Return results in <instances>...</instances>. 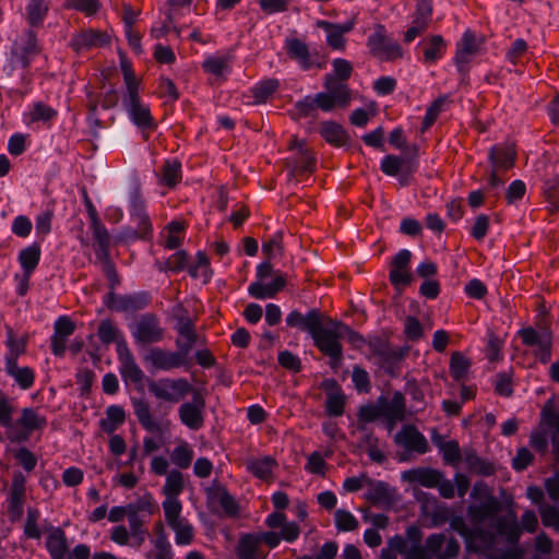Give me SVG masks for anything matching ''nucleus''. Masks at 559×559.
<instances>
[{
  "instance_id": "51",
  "label": "nucleus",
  "mask_w": 559,
  "mask_h": 559,
  "mask_svg": "<svg viewBox=\"0 0 559 559\" xmlns=\"http://www.w3.org/2000/svg\"><path fill=\"white\" fill-rule=\"evenodd\" d=\"M189 273L192 277H202L203 282L206 283L210 276V261L206 254L199 251L197 254V263L189 267Z\"/></svg>"
},
{
  "instance_id": "16",
  "label": "nucleus",
  "mask_w": 559,
  "mask_h": 559,
  "mask_svg": "<svg viewBox=\"0 0 559 559\" xmlns=\"http://www.w3.org/2000/svg\"><path fill=\"white\" fill-rule=\"evenodd\" d=\"M106 306L118 312H134L144 309L148 305L146 294L116 295L110 288L106 299Z\"/></svg>"
},
{
  "instance_id": "47",
  "label": "nucleus",
  "mask_w": 559,
  "mask_h": 559,
  "mask_svg": "<svg viewBox=\"0 0 559 559\" xmlns=\"http://www.w3.org/2000/svg\"><path fill=\"white\" fill-rule=\"evenodd\" d=\"M283 237L284 233L278 230L274 234L272 238L267 241H264L262 245V252L266 255L269 260L273 259L275 255H282L284 252L283 247Z\"/></svg>"
},
{
  "instance_id": "60",
  "label": "nucleus",
  "mask_w": 559,
  "mask_h": 559,
  "mask_svg": "<svg viewBox=\"0 0 559 559\" xmlns=\"http://www.w3.org/2000/svg\"><path fill=\"white\" fill-rule=\"evenodd\" d=\"M45 423V418L39 417L37 413L32 408H24L22 411V417L19 420V424L27 430L38 429Z\"/></svg>"
},
{
  "instance_id": "55",
  "label": "nucleus",
  "mask_w": 559,
  "mask_h": 559,
  "mask_svg": "<svg viewBox=\"0 0 559 559\" xmlns=\"http://www.w3.org/2000/svg\"><path fill=\"white\" fill-rule=\"evenodd\" d=\"M214 497L217 499L227 515L234 516L238 513V504L226 489L218 487L214 492Z\"/></svg>"
},
{
  "instance_id": "7",
  "label": "nucleus",
  "mask_w": 559,
  "mask_h": 559,
  "mask_svg": "<svg viewBox=\"0 0 559 559\" xmlns=\"http://www.w3.org/2000/svg\"><path fill=\"white\" fill-rule=\"evenodd\" d=\"M132 336L139 345L155 344L164 340L165 330L156 314L144 313L134 323Z\"/></svg>"
},
{
  "instance_id": "15",
  "label": "nucleus",
  "mask_w": 559,
  "mask_h": 559,
  "mask_svg": "<svg viewBox=\"0 0 559 559\" xmlns=\"http://www.w3.org/2000/svg\"><path fill=\"white\" fill-rule=\"evenodd\" d=\"M289 150L296 151L295 156L286 159V166L290 169V177H294L297 173L313 171L314 157L311 155L304 141L295 138L289 144Z\"/></svg>"
},
{
  "instance_id": "22",
  "label": "nucleus",
  "mask_w": 559,
  "mask_h": 559,
  "mask_svg": "<svg viewBox=\"0 0 559 559\" xmlns=\"http://www.w3.org/2000/svg\"><path fill=\"white\" fill-rule=\"evenodd\" d=\"M490 169L506 171L514 166L516 152L512 146L495 145L489 150Z\"/></svg>"
},
{
  "instance_id": "36",
  "label": "nucleus",
  "mask_w": 559,
  "mask_h": 559,
  "mask_svg": "<svg viewBox=\"0 0 559 559\" xmlns=\"http://www.w3.org/2000/svg\"><path fill=\"white\" fill-rule=\"evenodd\" d=\"M121 368L120 372L123 378L139 383L143 380L144 373L136 365L132 354L127 349L123 355L120 356Z\"/></svg>"
},
{
  "instance_id": "18",
  "label": "nucleus",
  "mask_w": 559,
  "mask_h": 559,
  "mask_svg": "<svg viewBox=\"0 0 559 559\" xmlns=\"http://www.w3.org/2000/svg\"><path fill=\"white\" fill-rule=\"evenodd\" d=\"M365 498L373 506H393L395 503V490L381 480H367Z\"/></svg>"
},
{
  "instance_id": "23",
  "label": "nucleus",
  "mask_w": 559,
  "mask_h": 559,
  "mask_svg": "<svg viewBox=\"0 0 559 559\" xmlns=\"http://www.w3.org/2000/svg\"><path fill=\"white\" fill-rule=\"evenodd\" d=\"M441 476L442 473L437 469L418 467L404 472L402 478L408 483H418L427 488H436Z\"/></svg>"
},
{
  "instance_id": "11",
  "label": "nucleus",
  "mask_w": 559,
  "mask_h": 559,
  "mask_svg": "<svg viewBox=\"0 0 559 559\" xmlns=\"http://www.w3.org/2000/svg\"><path fill=\"white\" fill-rule=\"evenodd\" d=\"M368 346L371 355L377 358V362L383 368H391L400 362L408 350V348L392 347L380 337L371 338Z\"/></svg>"
},
{
  "instance_id": "32",
  "label": "nucleus",
  "mask_w": 559,
  "mask_h": 559,
  "mask_svg": "<svg viewBox=\"0 0 559 559\" xmlns=\"http://www.w3.org/2000/svg\"><path fill=\"white\" fill-rule=\"evenodd\" d=\"M40 259V247L37 243L23 249L19 254V261L25 273V281H29L31 274L37 267Z\"/></svg>"
},
{
  "instance_id": "57",
  "label": "nucleus",
  "mask_w": 559,
  "mask_h": 559,
  "mask_svg": "<svg viewBox=\"0 0 559 559\" xmlns=\"http://www.w3.org/2000/svg\"><path fill=\"white\" fill-rule=\"evenodd\" d=\"M447 97L440 96L436 100H433L432 104L428 107L426 116L423 121L421 132H425L428 128H430L433 124L439 114L441 112Z\"/></svg>"
},
{
  "instance_id": "20",
  "label": "nucleus",
  "mask_w": 559,
  "mask_h": 559,
  "mask_svg": "<svg viewBox=\"0 0 559 559\" xmlns=\"http://www.w3.org/2000/svg\"><path fill=\"white\" fill-rule=\"evenodd\" d=\"M25 498V477L22 473H14L10 488L9 514L13 521L19 520L23 514Z\"/></svg>"
},
{
  "instance_id": "42",
  "label": "nucleus",
  "mask_w": 559,
  "mask_h": 559,
  "mask_svg": "<svg viewBox=\"0 0 559 559\" xmlns=\"http://www.w3.org/2000/svg\"><path fill=\"white\" fill-rule=\"evenodd\" d=\"M181 179V164L178 160H166L163 166L162 182L174 188Z\"/></svg>"
},
{
  "instance_id": "63",
  "label": "nucleus",
  "mask_w": 559,
  "mask_h": 559,
  "mask_svg": "<svg viewBox=\"0 0 559 559\" xmlns=\"http://www.w3.org/2000/svg\"><path fill=\"white\" fill-rule=\"evenodd\" d=\"M229 59L227 57H209L203 62V69L214 75H222L228 68Z\"/></svg>"
},
{
  "instance_id": "28",
  "label": "nucleus",
  "mask_w": 559,
  "mask_h": 559,
  "mask_svg": "<svg viewBox=\"0 0 559 559\" xmlns=\"http://www.w3.org/2000/svg\"><path fill=\"white\" fill-rule=\"evenodd\" d=\"M285 278L282 275H277L271 284H264L263 282L252 283L248 290L252 297L257 299H265L274 297L285 287Z\"/></svg>"
},
{
  "instance_id": "24",
  "label": "nucleus",
  "mask_w": 559,
  "mask_h": 559,
  "mask_svg": "<svg viewBox=\"0 0 559 559\" xmlns=\"http://www.w3.org/2000/svg\"><path fill=\"white\" fill-rule=\"evenodd\" d=\"M134 414L140 425L148 432H162V424L156 420L151 412L150 403L143 399H132Z\"/></svg>"
},
{
  "instance_id": "56",
  "label": "nucleus",
  "mask_w": 559,
  "mask_h": 559,
  "mask_svg": "<svg viewBox=\"0 0 559 559\" xmlns=\"http://www.w3.org/2000/svg\"><path fill=\"white\" fill-rule=\"evenodd\" d=\"M163 509L167 524L170 526L181 520V503L177 498H166L163 502Z\"/></svg>"
},
{
  "instance_id": "45",
  "label": "nucleus",
  "mask_w": 559,
  "mask_h": 559,
  "mask_svg": "<svg viewBox=\"0 0 559 559\" xmlns=\"http://www.w3.org/2000/svg\"><path fill=\"white\" fill-rule=\"evenodd\" d=\"M193 459V451L187 443H181L176 447L171 454V462L180 468H188Z\"/></svg>"
},
{
  "instance_id": "13",
  "label": "nucleus",
  "mask_w": 559,
  "mask_h": 559,
  "mask_svg": "<svg viewBox=\"0 0 559 559\" xmlns=\"http://www.w3.org/2000/svg\"><path fill=\"white\" fill-rule=\"evenodd\" d=\"M122 103L132 122L141 129L144 136L147 138L146 131L156 128L150 107L141 102L140 96L122 98Z\"/></svg>"
},
{
  "instance_id": "61",
  "label": "nucleus",
  "mask_w": 559,
  "mask_h": 559,
  "mask_svg": "<svg viewBox=\"0 0 559 559\" xmlns=\"http://www.w3.org/2000/svg\"><path fill=\"white\" fill-rule=\"evenodd\" d=\"M154 551H151L146 555L148 559H171L173 555L170 551V545L167 542L166 536H158L154 540Z\"/></svg>"
},
{
  "instance_id": "14",
  "label": "nucleus",
  "mask_w": 559,
  "mask_h": 559,
  "mask_svg": "<svg viewBox=\"0 0 559 559\" xmlns=\"http://www.w3.org/2000/svg\"><path fill=\"white\" fill-rule=\"evenodd\" d=\"M187 357L188 356L185 352L180 349L177 352H169L163 348L153 347L145 355L144 360L157 369L170 370L185 366L187 364Z\"/></svg>"
},
{
  "instance_id": "35",
  "label": "nucleus",
  "mask_w": 559,
  "mask_h": 559,
  "mask_svg": "<svg viewBox=\"0 0 559 559\" xmlns=\"http://www.w3.org/2000/svg\"><path fill=\"white\" fill-rule=\"evenodd\" d=\"M124 409L121 406L111 405L106 409V418L102 419L99 425L105 432L112 433L124 423Z\"/></svg>"
},
{
  "instance_id": "49",
  "label": "nucleus",
  "mask_w": 559,
  "mask_h": 559,
  "mask_svg": "<svg viewBox=\"0 0 559 559\" xmlns=\"http://www.w3.org/2000/svg\"><path fill=\"white\" fill-rule=\"evenodd\" d=\"M519 334L522 337V341L527 346H537L542 345V341L544 337H552L551 331L544 330L543 332L536 331L534 328H524L519 331Z\"/></svg>"
},
{
  "instance_id": "31",
  "label": "nucleus",
  "mask_w": 559,
  "mask_h": 559,
  "mask_svg": "<svg viewBox=\"0 0 559 559\" xmlns=\"http://www.w3.org/2000/svg\"><path fill=\"white\" fill-rule=\"evenodd\" d=\"M287 52L292 59L299 62L302 69L308 70L312 67L308 46L298 38L286 40Z\"/></svg>"
},
{
  "instance_id": "40",
  "label": "nucleus",
  "mask_w": 559,
  "mask_h": 559,
  "mask_svg": "<svg viewBox=\"0 0 559 559\" xmlns=\"http://www.w3.org/2000/svg\"><path fill=\"white\" fill-rule=\"evenodd\" d=\"M183 489V478L181 472L173 469L168 473L163 488L166 498H177Z\"/></svg>"
},
{
  "instance_id": "29",
  "label": "nucleus",
  "mask_w": 559,
  "mask_h": 559,
  "mask_svg": "<svg viewBox=\"0 0 559 559\" xmlns=\"http://www.w3.org/2000/svg\"><path fill=\"white\" fill-rule=\"evenodd\" d=\"M47 549L53 559H72L68 551L64 532L60 528L53 530L46 542Z\"/></svg>"
},
{
  "instance_id": "41",
  "label": "nucleus",
  "mask_w": 559,
  "mask_h": 559,
  "mask_svg": "<svg viewBox=\"0 0 559 559\" xmlns=\"http://www.w3.org/2000/svg\"><path fill=\"white\" fill-rule=\"evenodd\" d=\"M129 516L148 518L154 513L155 506L151 495H144L136 502L129 503Z\"/></svg>"
},
{
  "instance_id": "3",
  "label": "nucleus",
  "mask_w": 559,
  "mask_h": 559,
  "mask_svg": "<svg viewBox=\"0 0 559 559\" xmlns=\"http://www.w3.org/2000/svg\"><path fill=\"white\" fill-rule=\"evenodd\" d=\"M338 325L340 321L335 320H329L326 326L320 321L319 326L310 334L318 349L330 358L332 368H337L343 357Z\"/></svg>"
},
{
  "instance_id": "43",
  "label": "nucleus",
  "mask_w": 559,
  "mask_h": 559,
  "mask_svg": "<svg viewBox=\"0 0 559 559\" xmlns=\"http://www.w3.org/2000/svg\"><path fill=\"white\" fill-rule=\"evenodd\" d=\"M64 8L79 11L86 16H93L100 10L99 0H64Z\"/></svg>"
},
{
  "instance_id": "58",
  "label": "nucleus",
  "mask_w": 559,
  "mask_h": 559,
  "mask_svg": "<svg viewBox=\"0 0 559 559\" xmlns=\"http://www.w3.org/2000/svg\"><path fill=\"white\" fill-rule=\"evenodd\" d=\"M334 516L335 525L340 531H355L358 527L356 518L346 510H336Z\"/></svg>"
},
{
  "instance_id": "50",
  "label": "nucleus",
  "mask_w": 559,
  "mask_h": 559,
  "mask_svg": "<svg viewBox=\"0 0 559 559\" xmlns=\"http://www.w3.org/2000/svg\"><path fill=\"white\" fill-rule=\"evenodd\" d=\"M259 540L250 534L243 535L239 540L238 557L239 559H257L255 551Z\"/></svg>"
},
{
  "instance_id": "19",
  "label": "nucleus",
  "mask_w": 559,
  "mask_h": 559,
  "mask_svg": "<svg viewBox=\"0 0 559 559\" xmlns=\"http://www.w3.org/2000/svg\"><path fill=\"white\" fill-rule=\"evenodd\" d=\"M110 43V36L103 31L88 28L73 36L71 47L79 51L95 47H104Z\"/></svg>"
},
{
  "instance_id": "21",
  "label": "nucleus",
  "mask_w": 559,
  "mask_h": 559,
  "mask_svg": "<svg viewBox=\"0 0 559 559\" xmlns=\"http://www.w3.org/2000/svg\"><path fill=\"white\" fill-rule=\"evenodd\" d=\"M317 27L322 28L328 33L326 41L331 48L342 50L345 47V39L343 35L353 29L354 21H348L344 24H334L320 20L317 22Z\"/></svg>"
},
{
  "instance_id": "37",
  "label": "nucleus",
  "mask_w": 559,
  "mask_h": 559,
  "mask_svg": "<svg viewBox=\"0 0 559 559\" xmlns=\"http://www.w3.org/2000/svg\"><path fill=\"white\" fill-rule=\"evenodd\" d=\"M320 133L325 141L337 146L344 145L347 141L345 130L341 124L333 121L323 122L320 128Z\"/></svg>"
},
{
  "instance_id": "26",
  "label": "nucleus",
  "mask_w": 559,
  "mask_h": 559,
  "mask_svg": "<svg viewBox=\"0 0 559 559\" xmlns=\"http://www.w3.org/2000/svg\"><path fill=\"white\" fill-rule=\"evenodd\" d=\"M320 321L321 314L317 309L310 310L306 316L294 310L286 318L287 325L306 330L310 334L319 326Z\"/></svg>"
},
{
  "instance_id": "8",
  "label": "nucleus",
  "mask_w": 559,
  "mask_h": 559,
  "mask_svg": "<svg viewBox=\"0 0 559 559\" xmlns=\"http://www.w3.org/2000/svg\"><path fill=\"white\" fill-rule=\"evenodd\" d=\"M173 313L177 321L176 330L179 334L176 340V346L188 356L192 347L199 342V335L194 330L192 319L188 316L187 310L181 305H177L174 308Z\"/></svg>"
},
{
  "instance_id": "46",
  "label": "nucleus",
  "mask_w": 559,
  "mask_h": 559,
  "mask_svg": "<svg viewBox=\"0 0 559 559\" xmlns=\"http://www.w3.org/2000/svg\"><path fill=\"white\" fill-rule=\"evenodd\" d=\"M557 506L540 504L539 514L545 526L552 527L559 532V500Z\"/></svg>"
},
{
  "instance_id": "59",
  "label": "nucleus",
  "mask_w": 559,
  "mask_h": 559,
  "mask_svg": "<svg viewBox=\"0 0 559 559\" xmlns=\"http://www.w3.org/2000/svg\"><path fill=\"white\" fill-rule=\"evenodd\" d=\"M145 519L142 516H129L130 535L134 538L136 547H140L146 538L147 532L143 528Z\"/></svg>"
},
{
  "instance_id": "6",
  "label": "nucleus",
  "mask_w": 559,
  "mask_h": 559,
  "mask_svg": "<svg viewBox=\"0 0 559 559\" xmlns=\"http://www.w3.org/2000/svg\"><path fill=\"white\" fill-rule=\"evenodd\" d=\"M148 391L158 400L178 403L197 391L185 378H164L148 383Z\"/></svg>"
},
{
  "instance_id": "34",
  "label": "nucleus",
  "mask_w": 559,
  "mask_h": 559,
  "mask_svg": "<svg viewBox=\"0 0 559 559\" xmlns=\"http://www.w3.org/2000/svg\"><path fill=\"white\" fill-rule=\"evenodd\" d=\"M49 11V2L46 0H28L26 7V19L31 26L37 27L43 24Z\"/></svg>"
},
{
  "instance_id": "54",
  "label": "nucleus",
  "mask_w": 559,
  "mask_h": 559,
  "mask_svg": "<svg viewBox=\"0 0 559 559\" xmlns=\"http://www.w3.org/2000/svg\"><path fill=\"white\" fill-rule=\"evenodd\" d=\"M408 165V160L394 155L385 156L381 162V170L388 176H396Z\"/></svg>"
},
{
  "instance_id": "52",
  "label": "nucleus",
  "mask_w": 559,
  "mask_h": 559,
  "mask_svg": "<svg viewBox=\"0 0 559 559\" xmlns=\"http://www.w3.org/2000/svg\"><path fill=\"white\" fill-rule=\"evenodd\" d=\"M170 527L176 533V543L179 545H188L193 538V528L189 522L185 519L177 521L171 524Z\"/></svg>"
},
{
  "instance_id": "38",
  "label": "nucleus",
  "mask_w": 559,
  "mask_h": 559,
  "mask_svg": "<svg viewBox=\"0 0 559 559\" xmlns=\"http://www.w3.org/2000/svg\"><path fill=\"white\" fill-rule=\"evenodd\" d=\"M464 462L469 471L480 475H491L493 467L483 459L478 457L474 450L464 451Z\"/></svg>"
},
{
  "instance_id": "62",
  "label": "nucleus",
  "mask_w": 559,
  "mask_h": 559,
  "mask_svg": "<svg viewBox=\"0 0 559 559\" xmlns=\"http://www.w3.org/2000/svg\"><path fill=\"white\" fill-rule=\"evenodd\" d=\"M443 460L453 466H456L462 460V453L459 443L455 440L447 441V444L440 450Z\"/></svg>"
},
{
  "instance_id": "12",
  "label": "nucleus",
  "mask_w": 559,
  "mask_h": 559,
  "mask_svg": "<svg viewBox=\"0 0 559 559\" xmlns=\"http://www.w3.org/2000/svg\"><path fill=\"white\" fill-rule=\"evenodd\" d=\"M483 43L484 38L477 37L471 31H466L463 34L462 39L457 44V49L454 58L457 70L462 74H465L467 72V64L476 55H478Z\"/></svg>"
},
{
  "instance_id": "10",
  "label": "nucleus",
  "mask_w": 559,
  "mask_h": 559,
  "mask_svg": "<svg viewBox=\"0 0 559 559\" xmlns=\"http://www.w3.org/2000/svg\"><path fill=\"white\" fill-rule=\"evenodd\" d=\"M205 400L201 391L192 393V401L185 402L178 409L180 421L191 430H199L204 425Z\"/></svg>"
},
{
  "instance_id": "17",
  "label": "nucleus",
  "mask_w": 559,
  "mask_h": 559,
  "mask_svg": "<svg viewBox=\"0 0 559 559\" xmlns=\"http://www.w3.org/2000/svg\"><path fill=\"white\" fill-rule=\"evenodd\" d=\"M394 440L407 451H415L423 454L429 449L424 435L413 425L404 426L402 430L395 435Z\"/></svg>"
},
{
  "instance_id": "48",
  "label": "nucleus",
  "mask_w": 559,
  "mask_h": 559,
  "mask_svg": "<svg viewBox=\"0 0 559 559\" xmlns=\"http://www.w3.org/2000/svg\"><path fill=\"white\" fill-rule=\"evenodd\" d=\"M444 40L440 35L431 36L424 49L425 60L427 62H433L440 58L442 50L444 49Z\"/></svg>"
},
{
  "instance_id": "25",
  "label": "nucleus",
  "mask_w": 559,
  "mask_h": 559,
  "mask_svg": "<svg viewBox=\"0 0 559 559\" xmlns=\"http://www.w3.org/2000/svg\"><path fill=\"white\" fill-rule=\"evenodd\" d=\"M324 388L328 391V399L325 402L326 413L330 416H341L344 413L345 396L341 392L340 386L335 380H325Z\"/></svg>"
},
{
  "instance_id": "44",
  "label": "nucleus",
  "mask_w": 559,
  "mask_h": 559,
  "mask_svg": "<svg viewBox=\"0 0 559 559\" xmlns=\"http://www.w3.org/2000/svg\"><path fill=\"white\" fill-rule=\"evenodd\" d=\"M37 52V39L33 31L26 33V43L22 48V52H13L15 61L21 64L22 68H26L29 63L28 56Z\"/></svg>"
},
{
  "instance_id": "9",
  "label": "nucleus",
  "mask_w": 559,
  "mask_h": 559,
  "mask_svg": "<svg viewBox=\"0 0 559 559\" xmlns=\"http://www.w3.org/2000/svg\"><path fill=\"white\" fill-rule=\"evenodd\" d=\"M370 52L380 60L392 61L402 57L401 46L389 38L383 25L378 24L368 38Z\"/></svg>"
},
{
  "instance_id": "53",
  "label": "nucleus",
  "mask_w": 559,
  "mask_h": 559,
  "mask_svg": "<svg viewBox=\"0 0 559 559\" xmlns=\"http://www.w3.org/2000/svg\"><path fill=\"white\" fill-rule=\"evenodd\" d=\"M278 87V81L275 79L261 82L252 91L257 104L264 103Z\"/></svg>"
},
{
  "instance_id": "2",
  "label": "nucleus",
  "mask_w": 559,
  "mask_h": 559,
  "mask_svg": "<svg viewBox=\"0 0 559 559\" xmlns=\"http://www.w3.org/2000/svg\"><path fill=\"white\" fill-rule=\"evenodd\" d=\"M548 435L555 463L559 464V411L555 408L554 400L544 404L538 428L531 433V445L543 455L548 451Z\"/></svg>"
},
{
  "instance_id": "27",
  "label": "nucleus",
  "mask_w": 559,
  "mask_h": 559,
  "mask_svg": "<svg viewBox=\"0 0 559 559\" xmlns=\"http://www.w3.org/2000/svg\"><path fill=\"white\" fill-rule=\"evenodd\" d=\"M381 404L382 417H391L393 419H405V399L401 392H395L391 400L383 396L379 397Z\"/></svg>"
},
{
  "instance_id": "39",
  "label": "nucleus",
  "mask_w": 559,
  "mask_h": 559,
  "mask_svg": "<svg viewBox=\"0 0 559 559\" xmlns=\"http://www.w3.org/2000/svg\"><path fill=\"white\" fill-rule=\"evenodd\" d=\"M471 367V360L466 358L460 352H453L450 358V372L451 376L456 380H463Z\"/></svg>"
},
{
  "instance_id": "33",
  "label": "nucleus",
  "mask_w": 559,
  "mask_h": 559,
  "mask_svg": "<svg viewBox=\"0 0 559 559\" xmlns=\"http://www.w3.org/2000/svg\"><path fill=\"white\" fill-rule=\"evenodd\" d=\"M247 469L255 477L266 480L272 475L276 461L272 456H263L260 459L247 460Z\"/></svg>"
},
{
  "instance_id": "1",
  "label": "nucleus",
  "mask_w": 559,
  "mask_h": 559,
  "mask_svg": "<svg viewBox=\"0 0 559 559\" xmlns=\"http://www.w3.org/2000/svg\"><path fill=\"white\" fill-rule=\"evenodd\" d=\"M471 496L480 500L467 507L471 527L460 515L450 520V527L465 539L467 546L476 550H491L498 536L506 537L510 545L515 546L520 539L515 514L501 515V502L483 481L474 485Z\"/></svg>"
},
{
  "instance_id": "4",
  "label": "nucleus",
  "mask_w": 559,
  "mask_h": 559,
  "mask_svg": "<svg viewBox=\"0 0 559 559\" xmlns=\"http://www.w3.org/2000/svg\"><path fill=\"white\" fill-rule=\"evenodd\" d=\"M325 92L316 95L318 108L323 111H331L336 107L345 108L352 99V92L348 85L337 78L325 76Z\"/></svg>"
},
{
  "instance_id": "64",
  "label": "nucleus",
  "mask_w": 559,
  "mask_h": 559,
  "mask_svg": "<svg viewBox=\"0 0 559 559\" xmlns=\"http://www.w3.org/2000/svg\"><path fill=\"white\" fill-rule=\"evenodd\" d=\"M353 382L358 392L368 393L370 391V379L368 372L360 366L353 368Z\"/></svg>"
},
{
  "instance_id": "30",
  "label": "nucleus",
  "mask_w": 559,
  "mask_h": 559,
  "mask_svg": "<svg viewBox=\"0 0 559 559\" xmlns=\"http://www.w3.org/2000/svg\"><path fill=\"white\" fill-rule=\"evenodd\" d=\"M110 246H96V258L102 263L103 272L109 282V288L115 289L120 283L114 262L110 259Z\"/></svg>"
},
{
  "instance_id": "5",
  "label": "nucleus",
  "mask_w": 559,
  "mask_h": 559,
  "mask_svg": "<svg viewBox=\"0 0 559 559\" xmlns=\"http://www.w3.org/2000/svg\"><path fill=\"white\" fill-rule=\"evenodd\" d=\"M131 218L136 222L138 228L127 227L117 236V241H129L138 238H144L151 231L150 217L145 211L140 188L134 186L130 193Z\"/></svg>"
}]
</instances>
